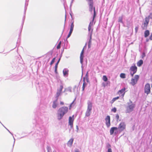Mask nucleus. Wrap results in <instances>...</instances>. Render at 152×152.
Segmentation results:
<instances>
[{
    "label": "nucleus",
    "mask_w": 152,
    "mask_h": 152,
    "mask_svg": "<svg viewBox=\"0 0 152 152\" xmlns=\"http://www.w3.org/2000/svg\"><path fill=\"white\" fill-rule=\"evenodd\" d=\"M68 111V108L66 107H63L59 108L58 110V119H61L65 114Z\"/></svg>",
    "instance_id": "1"
},
{
    "label": "nucleus",
    "mask_w": 152,
    "mask_h": 152,
    "mask_svg": "<svg viewBox=\"0 0 152 152\" xmlns=\"http://www.w3.org/2000/svg\"><path fill=\"white\" fill-rule=\"evenodd\" d=\"M87 109L85 115L86 116L88 117L90 115L92 109V103L90 101H88L87 102Z\"/></svg>",
    "instance_id": "2"
},
{
    "label": "nucleus",
    "mask_w": 152,
    "mask_h": 152,
    "mask_svg": "<svg viewBox=\"0 0 152 152\" xmlns=\"http://www.w3.org/2000/svg\"><path fill=\"white\" fill-rule=\"evenodd\" d=\"M94 15L92 20L88 26V31L89 32L91 31V33H92L93 31V29L92 28V27L93 26V22L96 16V13L95 10V7H94Z\"/></svg>",
    "instance_id": "3"
},
{
    "label": "nucleus",
    "mask_w": 152,
    "mask_h": 152,
    "mask_svg": "<svg viewBox=\"0 0 152 152\" xmlns=\"http://www.w3.org/2000/svg\"><path fill=\"white\" fill-rule=\"evenodd\" d=\"M130 74L133 77L134 75L135 74L137 70V67L134 64V66H131L129 69Z\"/></svg>",
    "instance_id": "4"
},
{
    "label": "nucleus",
    "mask_w": 152,
    "mask_h": 152,
    "mask_svg": "<svg viewBox=\"0 0 152 152\" xmlns=\"http://www.w3.org/2000/svg\"><path fill=\"white\" fill-rule=\"evenodd\" d=\"M139 78V76L137 75H136L134 76V78L132 79L130 84L132 86H134L136 84Z\"/></svg>",
    "instance_id": "5"
},
{
    "label": "nucleus",
    "mask_w": 152,
    "mask_h": 152,
    "mask_svg": "<svg viewBox=\"0 0 152 152\" xmlns=\"http://www.w3.org/2000/svg\"><path fill=\"white\" fill-rule=\"evenodd\" d=\"M135 107V105L134 104H131L128 105L126 108V113H129L132 111Z\"/></svg>",
    "instance_id": "6"
},
{
    "label": "nucleus",
    "mask_w": 152,
    "mask_h": 152,
    "mask_svg": "<svg viewBox=\"0 0 152 152\" xmlns=\"http://www.w3.org/2000/svg\"><path fill=\"white\" fill-rule=\"evenodd\" d=\"M126 125L124 122H121L118 125V129H119L120 132L124 131L126 129Z\"/></svg>",
    "instance_id": "7"
},
{
    "label": "nucleus",
    "mask_w": 152,
    "mask_h": 152,
    "mask_svg": "<svg viewBox=\"0 0 152 152\" xmlns=\"http://www.w3.org/2000/svg\"><path fill=\"white\" fill-rule=\"evenodd\" d=\"M151 87L150 85L148 84H147L145 86L144 92L147 95L149 94L151 92Z\"/></svg>",
    "instance_id": "8"
},
{
    "label": "nucleus",
    "mask_w": 152,
    "mask_h": 152,
    "mask_svg": "<svg viewBox=\"0 0 152 152\" xmlns=\"http://www.w3.org/2000/svg\"><path fill=\"white\" fill-rule=\"evenodd\" d=\"M126 88H124L121 90H119L117 92V94L119 95L120 96L123 97L125 94Z\"/></svg>",
    "instance_id": "9"
},
{
    "label": "nucleus",
    "mask_w": 152,
    "mask_h": 152,
    "mask_svg": "<svg viewBox=\"0 0 152 152\" xmlns=\"http://www.w3.org/2000/svg\"><path fill=\"white\" fill-rule=\"evenodd\" d=\"M74 121V115H73L71 117L70 116L69 119V124L70 125L71 128L73 127V123Z\"/></svg>",
    "instance_id": "10"
},
{
    "label": "nucleus",
    "mask_w": 152,
    "mask_h": 152,
    "mask_svg": "<svg viewBox=\"0 0 152 152\" xmlns=\"http://www.w3.org/2000/svg\"><path fill=\"white\" fill-rule=\"evenodd\" d=\"M105 124L107 127H109L110 125V116L107 115L105 119Z\"/></svg>",
    "instance_id": "11"
},
{
    "label": "nucleus",
    "mask_w": 152,
    "mask_h": 152,
    "mask_svg": "<svg viewBox=\"0 0 152 152\" xmlns=\"http://www.w3.org/2000/svg\"><path fill=\"white\" fill-rule=\"evenodd\" d=\"M63 88V86L61 85L60 86L58 90V91L56 93L57 96V97H58L61 93Z\"/></svg>",
    "instance_id": "12"
},
{
    "label": "nucleus",
    "mask_w": 152,
    "mask_h": 152,
    "mask_svg": "<svg viewBox=\"0 0 152 152\" xmlns=\"http://www.w3.org/2000/svg\"><path fill=\"white\" fill-rule=\"evenodd\" d=\"M149 16L146 17L145 19V21L144 23V26L146 27L148 26L149 21Z\"/></svg>",
    "instance_id": "13"
},
{
    "label": "nucleus",
    "mask_w": 152,
    "mask_h": 152,
    "mask_svg": "<svg viewBox=\"0 0 152 152\" xmlns=\"http://www.w3.org/2000/svg\"><path fill=\"white\" fill-rule=\"evenodd\" d=\"M118 128L117 127H112L110 130V135H112L113 134L114 132V131L115 130H117Z\"/></svg>",
    "instance_id": "14"
},
{
    "label": "nucleus",
    "mask_w": 152,
    "mask_h": 152,
    "mask_svg": "<svg viewBox=\"0 0 152 152\" xmlns=\"http://www.w3.org/2000/svg\"><path fill=\"white\" fill-rule=\"evenodd\" d=\"M63 73L64 76H67L68 75L69 70L67 69H64L63 70Z\"/></svg>",
    "instance_id": "15"
},
{
    "label": "nucleus",
    "mask_w": 152,
    "mask_h": 152,
    "mask_svg": "<svg viewBox=\"0 0 152 152\" xmlns=\"http://www.w3.org/2000/svg\"><path fill=\"white\" fill-rule=\"evenodd\" d=\"M73 141V139L71 138L68 142L67 144L69 146H71L72 144Z\"/></svg>",
    "instance_id": "16"
},
{
    "label": "nucleus",
    "mask_w": 152,
    "mask_h": 152,
    "mask_svg": "<svg viewBox=\"0 0 152 152\" xmlns=\"http://www.w3.org/2000/svg\"><path fill=\"white\" fill-rule=\"evenodd\" d=\"M150 34L149 31L148 30H147L144 32V36L145 37H147Z\"/></svg>",
    "instance_id": "17"
},
{
    "label": "nucleus",
    "mask_w": 152,
    "mask_h": 152,
    "mask_svg": "<svg viewBox=\"0 0 152 152\" xmlns=\"http://www.w3.org/2000/svg\"><path fill=\"white\" fill-rule=\"evenodd\" d=\"M89 5V11L92 12L93 10V3L88 4Z\"/></svg>",
    "instance_id": "18"
},
{
    "label": "nucleus",
    "mask_w": 152,
    "mask_h": 152,
    "mask_svg": "<svg viewBox=\"0 0 152 152\" xmlns=\"http://www.w3.org/2000/svg\"><path fill=\"white\" fill-rule=\"evenodd\" d=\"M137 66H141L142 64V60H140L138 61L137 63Z\"/></svg>",
    "instance_id": "19"
},
{
    "label": "nucleus",
    "mask_w": 152,
    "mask_h": 152,
    "mask_svg": "<svg viewBox=\"0 0 152 152\" xmlns=\"http://www.w3.org/2000/svg\"><path fill=\"white\" fill-rule=\"evenodd\" d=\"M56 102H57V100H56L55 101H54L53 102V105H52V107L54 108H55L57 106Z\"/></svg>",
    "instance_id": "20"
},
{
    "label": "nucleus",
    "mask_w": 152,
    "mask_h": 152,
    "mask_svg": "<svg viewBox=\"0 0 152 152\" xmlns=\"http://www.w3.org/2000/svg\"><path fill=\"white\" fill-rule=\"evenodd\" d=\"M119 96H117V97L113 98L111 102V104H113L115 100L119 99Z\"/></svg>",
    "instance_id": "21"
},
{
    "label": "nucleus",
    "mask_w": 152,
    "mask_h": 152,
    "mask_svg": "<svg viewBox=\"0 0 152 152\" xmlns=\"http://www.w3.org/2000/svg\"><path fill=\"white\" fill-rule=\"evenodd\" d=\"M74 27V23H73V22H72L71 23V25L70 31H71L72 32L73 30Z\"/></svg>",
    "instance_id": "22"
},
{
    "label": "nucleus",
    "mask_w": 152,
    "mask_h": 152,
    "mask_svg": "<svg viewBox=\"0 0 152 152\" xmlns=\"http://www.w3.org/2000/svg\"><path fill=\"white\" fill-rule=\"evenodd\" d=\"M120 77L122 78H126V75L124 73H121L120 75Z\"/></svg>",
    "instance_id": "23"
},
{
    "label": "nucleus",
    "mask_w": 152,
    "mask_h": 152,
    "mask_svg": "<svg viewBox=\"0 0 152 152\" xmlns=\"http://www.w3.org/2000/svg\"><path fill=\"white\" fill-rule=\"evenodd\" d=\"M83 55H80V62L81 64L83 63Z\"/></svg>",
    "instance_id": "24"
},
{
    "label": "nucleus",
    "mask_w": 152,
    "mask_h": 152,
    "mask_svg": "<svg viewBox=\"0 0 152 152\" xmlns=\"http://www.w3.org/2000/svg\"><path fill=\"white\" fill-rule=\"evenodd\" d=\"M102 79L105 82L107 81L108 80L107 78L106 75L103 76Z\"/></svg>",
    "instance_id": "25"
},
{
    "label": "nucleus",
    "mask_w": 152,
    "mask_h": 152,
    "mask_svg": "<svg viewBox=\"0 0 152 152\" xmlns=\"http://www.w3.org/2000/svg\"><path fill=\"white\" fill-rule=\"evenodd\" d=\"M123 18L122 17H120L118 18V22L121 23H123Z\"/></svg>",
    "instance_id": "26"
},
{
    "label": "nucleus",
    "mask_w": 152,
    "mask_h": 152,
    "mask_svg": "<svg viewBox=\"0 0 152 152\" xmlns=\"http://www.w3.org/2000/svg\"><path fill=\"white\" fill-rule=\"evenodd\" d=\"M61 41H60L58 44V45H57V49H59L60 48H61Z\"/></svg>",
    "instance_id": "27"
},
{
    "label": "nucleus",
    "mask_w": 152,
    "mask_h": 152,
    "mask_svg": "<svg viewBox=\"0 0 152 152\" xmlns=\"http://www.w3.org/2000/svg\"><path fill=\"white\" fill-rule=\"evenodd\" d=\"M58 67V65H57V64H55V72L56 74L57 73V69Z\"/></svg>",
    "instance_id": "28"
},
{
    "label": "nucleus",
    "mask_w": 152,
    "mask_h": 152,
    "mask_svg": "<svg viewBox=\"0 0 152 152\" xmlns=\"http://www.w3.org/2000/svg\"><path fill=\"white\" fill-rule=\"evenodd\" d=\"M88 2V4L93 3V0H86Z\"/></svg>",
    "instance_id": "29"
},
{
    "label": "nucleus",
    "mask_w": 152,
    "mask_h": 152,
    "mask_svg": "<svg viewBox=\"0 0 152 152\" xmlns=\"http://www.w3.org/2000/svg\"><path fill=\"white\" fill-rule=\"evenodd\" d=\"M86 84L85 82H84L83 85V87H82V90L83 91H84V88L86 86Z\"/></svg>",
    "instance_id": "30"
},
{
    "label": "nucleus",
    "mask_w": 152,
    "mask_h": 152,
    "mask_svg": "<svg viewBox=\"0 0 152 152\" xmlns=\"http://www.w3.org/2000/svg\"><path fill=\"white\" fill-rule=\"evenodd\" d=\"M55 58H54L50 62V64L51 65H52L54 63V62L55 61Z\"/></svg>",
    "instance_id": "31"
},
{
    "label": "nucleus",
    "mask_w": 152,
    "mask_h": 152,
    "mask_svg": "<svg viewBox=\"0 0 152 152\" xmlns=\"http://www.w3.org/2000/svg\"><path fill=\"white\" fill-rule=\"evenodd\" d=\"M115 117L117 121H118L119 118V115L118 114H117L116 115Z\"/></svg>",
    "instance_id": "32"
},
{
    "label": "nucleus",
    "mask_w": 152,
    "mask_h": 152,
    "mask_svg": "<svg viewBox=\"0 0 152 152\" xmlns=\"http://www.w3.org/2000/svg\"><path fill=\"white\" fill-rule=\"evenodd\" d=\"M111 111L114 113H115L116 111V109L115 107H114L112 109Z\"/></svg>",
    "instance_id": "33"
},
{
    "label": "nucleus",
    "mask_w": 152,
    "mask_h": 152,
    "mask_svg": "<svg viewBox=\"0 0 152 152\" xmlns=\"http://www.w3.org/2000/svg\"><path fill=\"white\" fill-rule=\"evenodd\" d=\"M88 44L91 45V35L90 37V39H89V41L88 42Z\"/></svg>",
    "instance_id": "34"
},
{
    "label": "nucleus",
    "mask_w": 152,
    "mask_h": 152,
    "mask_svg": "<svg viewBox=\"0 0 152 152\" xmlns=\"http://www.w3.org/2000/svg\"><path fill=\"white\" fill-rule=\"evenodd\" d=\"M72 33V32H71V31H69V33L68 35V36L67 37V38H69L70 36Z\"/></svg>",
    "instance_id": "35"
},
{
    "label": "nucleus",
    "mask_w": 152,
    "mask_h": 152,
    "mask_svg": "<svg viewBox=\"0 0 152 152\" xmlns=\"http://www.w3.org/2000/svg\"><path fill=\"white\" fill-rule=\"evenodd\" d=\"M84 52V48H83V49L82 50V51H81V53L80 55H83Z\"/></svg>",
    "instance_id": "36"
},
{
    "label": "nucleus",
    "mask_w": 152,
    "mask_h": 152,
    "mask_svg": "<svg viewBox=\"0 0 152 152\" xmlns=\"http://www.w3.org/2000/svg\"><path fill=\"white\" fill-rule=\"evenodd\" d=\"M107 152H112L111 149V148H109Z\"/></svg>",
    "instance_id": "37"
},
{
    "label": "nucleus",
    "mask_w": 152,
    "mask_h": 152,
    "mask_svg": "<svg viewBox=\"0 0 152 152\" xmlns=\"http://www.w3.org/2000/svg\"><path fill=\"white\" fill-rule=\"evenodd\" d=\"M138 27H136L135 28V31L136 32H137L138 30Z\"/></svg>",
    "instance_id": "38"
},
{
    "label": "nucleus",
    "mask_w": 152,
    "mask_h": 152,
    "mask_svg": "<svg viewBox=\"0 0 152 152\" xmlns=\"http://www.w3.org/2000/svg\"><path fill=\"white\" fill-rule=\"evenodd\" d=\"M149 39L151 40H152V33L151 34L150 37Z\"/></svg>",
    "instance_id": "39"
},
{
    "label": "nucleus",
    "mask_w": 152,
    "mask_h": 152,
    "mask_svg": "<svg viewBox=\"0 0 152 152\" xmlns=\"http://www.w3.org/2000/svg\"><path fill=\"white\" fill-rule=\"evenodd\" d=\"M60 104L61 105H63L64 104V103L62 102H61Z\"/></svg>",
    "instance_id": "40"
},
{
    "label": "nucleus",
    "mask_w": 152,
    "mask_h": 152,
    "mask_svg": "<svg viewBox=\"0 0 152 152\" xmlns=\"http://www.w3.org/2000/svg\"><path fill=\"white\" fill-rule=\"evenodd\" d=\"M91 46V45L88 44V47L89 48H90Z\"/></svg>",
    "instance_id": "41"
},
{
    "label": "nucleus",
    "mask_w": 152,
    "mask_h": 152,
    "mask_svg": "<svg viewBox=\"0 0 152 152\" xmlns=\"http://www.w3.org/2000/svg\"><path fill=\"white\" fill-rule=\"evenodd\" d=\"M58 63H59L58 61H57V62L56 63V64H57V65H58Z\"/></svg>",
    "instance_id": "42"
},
{
    "label": "nucleus",
    "mask_w": 152,
    "mask_h": 152,
    "mask_svg": "<svg viewBox=\"0 0 152 152\" xmlns=\"http://www.w3.org/2000/svg\"><path fill=\"white\" fill-rule=\"evenodd\" d=\"M75 152H79V151L78 150H76L75 151Z\"/></svg>",
    "instance_id": "43"
},
{
    "label": "nucleus",
    "mask_w": 152,
    "mask_h": 152,
    "mask_svg": "<svg viewBox=\"0 0 152 152\" xmlns=\"http://www.w3.org/2000/svg\"><path fill=\"white\" fill-rule=\"evenodd\" d=\"M143 57H144L145 56V53H143Z\"/></svg>",
    "instance_id": "44"
},
{
    "label": "nucleus",
    "mask_w": 152,
    "mask_h": 152,
    "mask_svg": "<svg viewBox=\"0 0 152 152\" xmlns=\"http://www.w3.org/2000/svg\"><path fill=\"white\" fill-rule=\"evenodd\" d=\"M60 60V58L58 60V62H59Z\"/></svg>",
    "instance_id": "45"
},
{
    "label": "nucleus",
    "mask_w": 152,
    "mask_h": 152,
    "mask_svg": "<svg viewBox=\"0 0 152 152\" xmlns=\"http://www.w3.org/2000/svg\"><path fill=\"white\" fill-rule=\"evenodd\" d=\"M77 129H78V127L77 126Z\"/></svg>",
    "instance_id": "46"
},
{
    "label": "nucleus",
    "mask_w": 152,
    "mask_h": 152,
    "mask_svg": "<svg viewBox=\"0 0 152 152\" xmlns=\"http://www.w3.org/2000/svg\"><path fill=\"white\" fill-rule=\"evenodd\" d=\"M151 88H152V85H151Z\"/></svg>",
    "instance_id": "47"
}]
</instances>
